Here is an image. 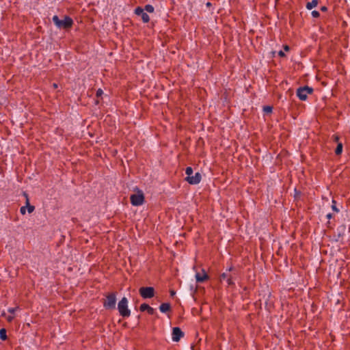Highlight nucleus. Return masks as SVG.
Masks as SVG:
<instances>
[{
    "mask_svg": "<svg viewBox=\"0 0 350 350\" xmlns=\"http://www.w3.org/2000/svg\"><path fill=\"white\" fill-rule=\"evenodd\" d=\"M53 87H54L55 88H57V85L56 83H53Z\"/></svg>",
    "mask_w": 350,
    "mask_h": 350,
    "instance_id": "72a5a7b5",
    "label": "nucleus"
},
{
    "mask_svg": "<svg viewBox=\"0 0 350 350\" xmlns=\"http://www.w3.org/2000/svg\"><path fill=\"white\" fill-rule=\"evenodd\" d=\"M170 309V305L168 303H163L159 306V310L162 313H165Z\"/></svg>",
    "mask_w": 350,
    "mask_h": 350,
    "instance_id": "ddd939ff",
    "label": "nucleus"
},
{
    "mask_svg": "<svg viewBox=\"0 0 350 350\" xmlns=\"http://www.w3.org/2000/svg\"><path fill=\"white\" fill-rule=\"evenodd\" d=\"M206 5H207V6H210L211 3H207Z\"/></svg>",
    "mask_w": 350,
    "mask_h": 350,
    "instance_id": "f704fd0d",
    "label": "nucleus"
},
{
    "mask_svg": "<svg viewBox=\"0 0 350 350\" xmlns=\"http://www.w3.org/2000/svg\"><path fill=\"white\" fill-rule=\"evenodd\" d=\"M313 92V89L308 86L300 87L297 90V96L301 100H306L309 94Z\"/></svg>",
    "mask_w": 350,
    "mask_h": 350,
    "instance_id": "20e7f679",
    "label": "nucleus"
},
{
    "mask_svg": "<svg viewBox=\"0 0 350 350\" xmlns=\"http://www.w3.org/2000/svg\"><path fill=\"white\" fill-rule=\"evenodd\" d=\"M20 211H21V213L22 215H25V213H26V206H22V207L21 208Z\"/></svg>",
    "mask_w": 350,
    "mask_h": 350,
    "instance_id": "393cba45",
    "label": "nucleus"
},
{
    "mask_svg": "<svg viewBox=\"0 0 350 350\" xmlns=\"http://www.w3.org/2000/svg\"><path fill=\"white\" fill-rule=\"evenodd\" d=\"M116 304V295L113 293L106 297V300L103 303V306L106 309H115Z\"/></svg>",
    "mask_w": 350,
    "mask_h": 350,
    "instance_id": "39448f33",
    "label": "nucleus"
},
{
    "mask_svg": "<svg viewBox=\"0 0 350 350\" xmlns=\"http://www.w3.org/2000/svg\"><path fill=\"white\" fill-rule=\"evenodd\" d=\"M136 193L132 194L130 197L131 202L133 206H140L144 202V195L142 190L137 188Z\"/></svg>",
    "mask_w": 350,
    "mask_h": 350,
    "instance_id": "7ed1b4c3",
    "label": "nucleus"
},
{
    "mask_svg": "<svg viewBox=\"0 0 350 350\" xmlns=\"http://www.w3.org/2000/svg\"><path fill=\"white\" fill-rule=\"evenodd\" d=\"M140 310L142 312L147 311L149 314H153L154 310L147 304H142L140 306Z\"/></svg>",
    "mask_w": 350,
    "mask_h": 350,
    "instance_id": "f8f14e48",
    "label": "nucleus"
},
{
    "mask_svg": "<svg viewBox=\"0 0 350 350\" xmlns=\"http://www.w3.org/2000/svg\"><path fill=\"white\" fill-rule=\"evenodd\" d=\"M326 217H327L328 219H330L332 217V213H328V214H327Z\"/></svg>",
    "mask_w": 350,
    "mask_h": 350,
    "instance_id": "c85d7f7f",
    "label": "nucleus"
},
{
    "mask_svg": "<svg viewBox=\"0 0 350 350\" xmlns=\"http://www.w3.org/2000/svg\"><path fill=\"white\" fill-rule=\"evenodd\" d=\"M144 10L145 11H146L147 12L152 13V12H154V8L152 5L148 4V5H145Z\"/></svg>",
    "mask_w": 350,
    "mask_h": 350,
    "instance_id": "f3484780",
    "label": "nucleus"
},
{
    "mask_svg": "<svg viewBox=\"0 0 350 350\" xmlns=\"http://www.w3.org/2000/svg\"><path fill=\"white\" fill-rule=\"evenodd\" d=\"M321 10L322 11H325V10H327V8L323 6V7L321 8Z\"/></svg>",
    "mask_w": 350,
    "mask_h": 350,
    "instance_id": "2f4dec72",
    "label": "nucleus"
},
{
    "mask_svg": "<svg viewBox=\"0 0 350 350\" xmlns=\"http://www.w3.org/2000/svg\"><path fill=\"white\" fill-rule=\"evenodd\" d=\"M0 338L2 340H5L7 339L6 330L4 328L0 329Z\"/></svg>",
    "mask_w": 350,
    "mask_h": 350,
    "instance_id": "dca6fc26",
    "label": "nucleus"
},
{
    "mask_svg": "<svg viewBox=\"0 0 350 350\" xmlns=\"http://www.w3.org/2000/svg\"><path fill=\"white\" fill-rule=\"evenodd\" d=\"M139 294L144 299H150L154 295V289L153 287H141L139 290Z\"/></svg>",
    "mask_w": 350,
    "mask_h": 350,
    "instance_id": "423d86ee",
    "label": "nucleus"
},
{
    "mask_svg": "<svg viewBox=\"0 0 350 350\" xmlns=\"http://www.w3.org/2000/svg\"><path fill=\"white\" fill-rule=\"evenodd\" d=\"M135 14L142 17V20L144 23H146L149 22L150 17L148 14L144 12V10L141 7H137L135 9Z\"/></svg>",
    "mask_w": 350,
    "mask_h": 350,
    "instance_id": "0eeeda50",
    "label": "nucleus"
},
{
    "mask_svg": "<svg viewBox=\"0 0 350 350\" xmlns=\"http://www.w3.org/2000/svg\"><path fill=\"white\" fill-rule=\"evenodd\" d=\"M185 174H187V176H190L193 174V169L191 167H187L185 170Z\"/></svg>",
    "mask_w": 350,
    "mask_h": 350,
    "instance_id": "a211bd4d",
    "label": "nucleus"
},
{
    "mask_svg": "<svg viewBox=\"0 0 350 350\" xmlns=\"http://www.w3.org/2000/svg\"><path fill=\"white\" fill-rule=\"evenodd\" d=\"M118 310L122 317H129L131 315V310L128 308V300L122 297L118 304Z\"/></svg>",
    "mask_w": 350,
    "mask_h": 350,
    "instance_id": "f03ea898",
    "label": "nucleus"
},
{
    "mask_svg": "<svg viewBox=\"0 0 350 350\" xmlns=\"http://www.w3.org/2000/svg\"><path fill=\"white\" fill-rule=\"evenodd\" d=\"M170 295H171V296H174V295H175V292H174V291H172L170 292Z\"/></svg>",
    "mask_w": 350,
    "mask_h": 350,
    "instance_id": "473e14b6",
    "label": "nucleus"
},
{
    "mask_svg": "<svg viewBox=\"0 0 350 350\" xmlns=\"http://www.w3.org/2000/svg\"><path fill=\"white\" fill-rule=\"evenodd\" d=\"M27 204L28 206L26 207V208H27L28 213H32L34 211V206H31V205H29L28 200L27 201Z\"/></svg>",
    "mask_w": 350,
    "mask_h": 350,
    "instance_id": "aec40b11",
    "label": "nucleus"
},
{
    "mask_svg": "<svg viewBox=\"0 0 350 350\" xmlns=\"http://www.w3.org/2000/svg\"><path fill=\"white\" fill-rule=\"evenodd\" d=\"M278 55H279L280 57H284V56H285L284 52V51H280L278 52Z\"/></svg>",
    "mask_w": 350,
    "mask_h": 350,
    "instance_id": "bb28decb",
    "label": "nucleus"
},
{
    "mask_svg": "<svg viewBox=\"0 0 350 350\" xmlns=\"http://www.w3.org/2000/svg\"><path fill=\"white\" fill-rule=\"evenodd\" d=\"M342 148H343L342 144L341 142H338L337 147L335 150L336 154H337V155L340 154L342 152Z\"/></svg>",
    "mask_w": 350,
    "mask_h": 350,
    "instance_id": "2eb2a0df",
    "label": "nucleus"
},
{
    "mask_svg": "<svg viewBox=\"0 0 350 350\" xmlns=\"http://www.w3.org/2000/svg\"><path fill=\"white\" fill-rule=\"evenodd\" d=\"M184 333L182 332L180 328L175 327L172 329V339L174 342H178L183 336Z\"/></svg>",
    "mask_w": 350,
    "mask_h": 350,
    "instance_id": "6e6552de",
    "label": "nucleus"
},
{
    "mask_svg": "<svg viewBox=\"0 0 350 350\" xmlns=\"http://www.w3.org/2000/svg\"><path fill=\"white\" fill-rule=\"evenodd\" d=\"M311 14L312 16L314 17V18H317L319 16V12L317 10H313L312 12H311Z\"/></svg>",
    "mask_w": 350,
    "mask_h": 350,
    "instance_id": "5701e85b",
    "label": "nucleus"
},
{
    "mask_svg": "<svg viewBox=\"0 0 350 350\" xmlns=\"http://www.w3.org/2000/svg\"><path fill=\"white\" fill-rule=\"evenodd\" d=\"M18 307H16V308H9L8 309V311L11 314H14V312L18 310Z\"/></svg>",
    "mask_w": 350,
    "mask_h": 350,
    "instance_id": "4be33fe9",
    "label": "nucleus"
},
{
    "mask_svg": "<svg viewBox=\"0 0 350 350\" xmlns=\"http://www.w3.org/2000/svg\"><path fill=\"white\" fill-rule=\"evenodd\" d=\"M272 107L271 106H265L263 108L264 111L266 113H271L272 111Z\"/></svg>",
    "mask_w": 350,
    "mask_h": 350,
    "instance_id": "412c9836",
    "label": "nucleus"
},
{
    "mask_svg": "<svg viewBox=\"0 0 350 350\" xmlns=\"http://www.w3.org/2000/svg\"><path fill=\"white\" fill-rule=\"evenodd\" d=\"M201 174L199 172H196L194 175L192 174L190 176L186 177V180L191 185H197L201 180Z\"/></svg>",
    "mask_w": 350,
    "mask_h": 350,
    "instance_id": "1a4fd4ad",
    "label": "nucleus"
},
{
    "mask_svg": "<svg viewBox=\"0 0 350 350\" xmlns=\"http://www.w3.org/2000/svg\"><path fill=\"white\" fill-rule=\"evenodd\" d=\"M332 202V210L336 213H338L339 209L336 207V202L334 200H333Z\"/></svg>",
    "mask_w": 350,
    "mask_h": 350,
    "instance_id": "6ab92c4d",
    "label": "nucleus"
},
{
    "mask_svg": "<svg viewBox=\"0 0 350 350\" xmlns=\"http://www.w3.org/2000/svg\"><path fill=\"white\" fill-rule=\"evenodd\" d=\"M318 4L317 0H312L310 2H308L306 4V8L308 10H312V8H315Z\"/></svg>",
    "mask_w": 350,
    "mask_h": 350,
    "instance_id": "4468645a",
    "label": "nucleus"
},
{
    "mask_svg": "<svg viewBox=\"0 0 350 350\" xmlns=\"http://www.w3.org/2000/svg\"><path fill=\"white\" fill-rule=\"evenodd\" d=\"M14 316L13 314H10L6 317V319L9 322H11L14 319Z\"/></svg>",
    "mask_w": 350,
    "mask_h": 350,
    "instance_id": "b1692460",
    "label": "nucleus"
},
{
    "mask_svg": "<svg viewBox=\"0 0 350 350\" xmlns=\"http://www.w3.org/2000/svg\"><path fill=\"white\" fill-rule=\"evenodd\" d=\"M220 280H226L228 286H232L234 285V282L233 280V278L232 275H229L226 272L223 273L220 275Z\"/></svg>",
    "mask_w": 350,
    "mask_h": 350,
    "instance_id": "9b49d317",
    "label": "nucleus"
},
{
    "mask_svg": "<svg viewBox=\"0 0 350 350\" xmlns=\"http://www.w3.org/2000/svg\"><path fill=\"white\" fill-rule=\"evenodd\" d=\"M195 278L197 282H203L204 281L208 278V276L205 270L202 269L200 273H196Z\"/></svg>",
    "mask_w": 350,
    "mask_h": 350,
    "instance_id": "9d476101",
    "label": "nucleus"
},
{
    "mask_svg": "<svg viewBox=\"0 0 350 350\" xmlns=\"http://www.w3.org/2000/svg\"><path fill=\"white\" fill-rule=\"evenodd\" d=\"M234 269L233 267H230L226 269V271H232Z\"/></svg>",
    "mask_w": 350,
    "mask_h": 350,
    "instance_id": "c756f323",
    "label": "nucleus"
},
{
    "mask_svg": "<svg viewBox=\"0 0 350 350\" xmlns=\"http://www.w3.org/2000/svg\"><path fill=\"white\" fill-rule=\"evenodd\" d=\"M103 93V90L101 89H98L96 92L97 96H100Z\"/></svg>",
    "mask_w": 350,
    "mask_h": 350,
    "instance_id": "a878e982",
    "label": "nucleus"
},
{
    "mask_svg": "<svg viewBox=\"0 0 350 350\" xmlns=\"http://www.w3.org/2000/svg\"><path fill=\"white\" fill-rule=\"evenodd\" d=\"M284 51H288L289 50V46L286 45V46H284Z\"/></svg>",
    "mask_w": 350,
    "mask_h": 350,
    "instance_id": "7c9ffc66",
    "label": "nucleus"
},
{
    "mask_svg": "<svg viewBox=\"0 0 350 350\" xmlns=\"http://www.w3.org/2000/svg\"><path fill=\"white\" fill-rule=\"evenodd\" d=\"M333 138H334V141L336 142H338L339 140V137L338 135H334Z\"/></svg>",
    "mask_w": 350,
    "mask_h": 350,
    "instance_id": "cd10ccee",
    "label": "nucleus"
},
{
    "mask_svg": "<svg viewBox=\"0 0 350 350\" xmlns=\"http://www.w3.org/2000/svg\"><path fill=\"white\" fill-rule=\"evenodd\" d=\"M52 19L56 27L59 29H68L73 24L72 19L68 16H65L63 20H60L57 15H55Z\"/></svg>",
    "mask_w": 350,
    "mask_h": 350,
    "instance_id": "f257e3e1",
    "label": "nucleus"
}]
</instances>
